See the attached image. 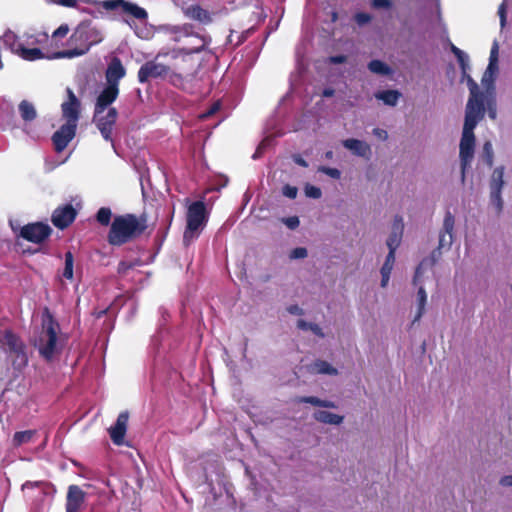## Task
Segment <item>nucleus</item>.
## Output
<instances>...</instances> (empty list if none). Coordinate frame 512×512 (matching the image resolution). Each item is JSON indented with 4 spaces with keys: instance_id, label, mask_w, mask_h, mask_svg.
<instances>
[{
    "instance_id": "obj_1",
    "label": "nucleus",
    "mask_w": 512,
    "mask_h": 512,
    "mask_svg": "<svg viewBox=\"0 0 512 512\" xmlns=\"http://www.w3.org/2000/svg\"><path fill=\"white\" fill-rule=\"evenodd\" d=\"M148 228L147 215L127 213L115 216L107 235L112 246H122L139 238Z\"/></svg>"
},
{
    "instance_id": "obj_2",
    "label": "nucleus",
    "mask_w": 512,
    "mask_h": 512,
    "mask_svg": "<svg viewBox=\"0 0 512 512\" xmlns=\"http://www.w3.org/2000/svg\"><path fill=\"white\" fill-rule=\"evenodd\" d=\"M103 40L102 32L93 25L92 21H82L74 29L68 40L71 48L57 52V58H74L86 54L90 48Z\"/></svg>"
},
{
    "instance_id": "obj_3",
    "label": "nucleus",
    "mask_w": 512,
    "mask_h": 512,
    "mask_svg": "<svg viewBox=\"0 0 512 512\" xmlns=\"http://www.w3.org/2000/svg\"><path fill=\"white\" fill-rule=\"evenodd\" d=\"M0 348L5 354L6 362L13 368L14 376L18 377L29 362L26 344L16 333L5 330L0 338Z\"/></svg>"
},
{
    "instance_id": "obj_4",
    "label": "nucleus",
    "mask_w": 512,
    "mask_h": 512,
    "mask_svg": "<svg viewBox=\"0 0 512 512\" xmlns=\"http://www.w3.org/2000/svg\"><path fill=\"white\" fill-rule=\"evenodd\" d=\"M59 329L58 322L49 315L48 320L43 321L42 330L33 343L40 357L46 362H51L61 352V347L58 344Z\"/></svg>"
},
{
    "instance_id": "obj_5",
    "label": "nucleus",
    "mask_w": 512,
    "mask_h": 512,
    "mask_svg": "<svg viewBox=\"0 0 512 512\" xmlns=\"http://www.w3.org/2000/svg\"><path fill=\"white\" fill-rule=\"evenodd\" d=\"M186 221L187 224L183 235L185 242L197 237L199 230L208 221V213L204 201L198 200L188 206Z\"/></svg>"
},
{
    "instance_id": "obj_6",
    "label": "nucleus",
    "mask_w": 512,
    "mask_h": 512,
    "mask_svg": "<svg viewBox=\"0 0 512 512\" xmlns=\"http://www.w3.org/2000/svg\"><path fill=\"white\" fill-rule=\"evenodd\" d=\"M11 228L17 237L35 244L44 243L52 234V228L43 222L28 223L19 228L11 224Z\"/></svg>"
},
{
    "instance_id": "obj_7",
    "label": "nucleus",
    "mask_w": 512,
    "mask_h": 512,
    "mask_svg": "<svg viewBox=\"0 0 512 512\" xmlns=\"http://www.w3.org/2000/svg\"><path fill=\"white\" fill-rule=\"evenodd\" d=\"M104 112L105 111L97 112V110H94L92 120L100 131L103 139L113 143L112 132L118 119V111L116 108L110 107L106 114H104Z\"/></svg>"
},
{
    "instance_id": "obj_8",
    "label": "nucleus",
    "mask_w": 512,
    "mask_h": 512,
    "mask_svg": "<svg viewBox=\"0 0 512 512\" xmlns=\"http://www.w3.org/2000/svg\"><path fill=\"white\" fill-rule=\"evenodd\" d=\"M474 149H475V135L462 133V137L460 140V151H459V157H460V162H461V180H462V182L465 181L466 169L470 166V164L473 160Z\"/></svg>"
},
{
    "instance_id": "obj_9",
    "label": "nucleus",
    "mask_w": 512,
    "mask_h": 512,
    "mask_svg": "<svg viewBox=\"0 0 512 512\" xmlns=\"http://www.w3.org/2000/svg\"><path fill=\"white\" fill-rule=\"evenodd\" d=\"M76 217L77 210L73 207L72 204L68 203L57 207L53 211L51 221L56 228L64 230L74 222Z\"/></svg>"
},
{
    "instance_id": "obj_10",
    "label": "nucleus",
    "mask_w": 512,
    "mask_h": 512,
    "mask_svg": "<svg viewBox=\"0 0 512 512\" xmlns=\"http://www.w3.org/2000/svg\"><path fill=\"white\" fill-rule=\"evenodd\" d=\"M67 100L61 104L62 116L67 123L76 124L80 118L81 102L71 88L66 89Z\"/></svg>"
},
{
    "instance_id": "obj_11",
    "label": "nucleus",
    "mask_w": 512,
    "mask_h": 512,
    "mask_svg": "<svg viewBox=\"0 0 512 512\" xmlns=\"http://www.w3.org/2000/svg\"><path fill=\"white\" fill-rule=\"evenodd\" d=\"M77 125L72 123L63 124L52 136L54 149L57 153L62 152L76 135Z\"/></svg>"
},
{
    "instance_id": "obj_12",
    "label": "nucleus",
    "mask_w": 512,
    "mask_h": 512,
    "mask_svg": "<svg viewBox=\"0 0 512 512\" xmlns=\"http://www.w3.org/2000/svg\"><path fill=\"white\" fill-rule=\"evenodd\" d=\"M86 492L78 485L68 487L66 495V512H81L84 508Z\"/></svg>"
},
{
    "instance_id": "obj_13",
    "label": "nucleus",
    "mask_w": 512,
    "mask_h": 512,
    "mask_svg": "<svg viewBox=\"0 0 512 512\" xmlns=\"http://www.w3.org/2000/svg\"><path fill=\"white\" fill-rule=\"evenodd\" d=\"M169 68L155 61L145 62L138 70V81L146 83L150 78L163 77L168 74Z\"/></svg>"
},
{
    "instance_id": "obj_14",
    "label": "nucleus",
    "mask_w": 512,
    "mask_h": 512,
    "mask_svg": "<svg viewBox=\"0 0 512 512\" xmlns=\"http://www.w3.org/2000/svg\"><path fill=\"white\" fill-rule=\"evenodd\" d=\"M128 420L129 413L127 411H123L118 415L115 424L108 429L112 442L117 446H120L124 443Z\"/></svg>"
},
{
    "instance_id": "obj_15",
    "label": "nucleus",
    "mask_w": 512,
    "mask_h": 512,
    "mask_svg": "<svg viewBox=\"0 0 512 512\" xmlns=\"http://www.w3.org/2000/svg\"><path fill=\"white\" fill-rule=\"evenodd\" d=\"M126 75V70L122 61L118 57H113L106 69L105 78L108 85L119 87V81Z\"/></svg>"
},
{
    "instance_id": "obj_16",
    "label": "nucleus",
    "mask_w": 512,
    "mask_h": 512,
    "mask_svg": "<svg viewBox=\"0 0 512 512\" xmlns=\"http://www.w3.org/2000/svg\"><path fill=\"white\" fill-rule=\"evenodd\" d=\"M119 95V87H114L111 85H106V87L100 92L98 95L94 110L105 111L110 108V105L118 98Z\"/></svg>"
},
{
    "instance_id": "obj_17",
    "label": "nucleus",
    "mask_w": 512,
    "mask_h": 512,
    "mask_svg": "<svg viewBox=\"0 0 512 512\" xmlns=\"http://www.w3.org/2000/svg\"><path fill=\"white\" fill-rule=\"evenodd\" d=\"M455 218L454 215L450 211H446L444 220H443V228L439 235V249L443 247H450L453 242V232H454Z\"/></svg>"
},
{
    "instance_id": "obj_18",
    "label": "nucleus",
    "mask_w": 512,
    "mask_h": 512,
    "mask_svg": "<svg viewBox=\"0 0 512 512\" xmlns=\"http://www.w3.org/2000/svg\"><path fill=\"white\" fill-rule=\"evenodd\" d=\"M403 219L401 216L396 215L393 222L391 234L389 235L386 244L389 248L388 253L395 255L396 249L399 247L403 235Z\"/></svg>"
},
{
    "instance_id": "obj_19",
    "label": "nucleus",
    "mask_w": 512,
    "mask_h": 512,
    "mask_svg": "<svg viewBox=\"0 0 512 512\" xmlns=\"http://www.w3.org/2000/svg\"><path fill=\"white\" fill-rule=\"evenodd\" d=\"M186 17L198 21L204 25H208L213 22L212 14L201 7L199 4H192L184 10Z\"/></svg>"
},
{
    "instance_id": "obj_20",
    "label": "nucleus",
    "mask_w": 512,
    "mask_h": 512,
    "mask_svg": "<svg viewBox=\"0 0 512 512\" xmlns=\"http://www.w3.org/2000/svg\"><path fill=\"white\" fill-rule=\"evenodd\" d=\"M342 145L351 150L354 155L369 158L371 155L370 145L364 141L349 138L342 141Z\"/></svg>"
},
{
    "instance_id": "obj_21",
    "label": "nucleus",
    "mask_w": 512,
    "mask_h": 512,
    "mask_svg": "<svg viewBox=\"0 0 512 512\" xmlns=\"http://www.w3.org/2000/svg\"><path fill=\"white\" fill-rule=\"evenodd\" d=\"M481 116L475 115L473 112L472 101H468L466 105L465 121L463 126L464 134H474L473 130L478 124Z\"/></svg>"
},
{
    "instance_id": "obj_22",
    "label": "nucleus",
    "mask_w": 512,
    "mask_h": 512,
    "mask_svg": "<svg viewBox=\"0 0 512 512\" xmlns=\"http://www.w3.org/2000/svg\"><path fill=\"white\" fill-rule=\"evenodd\" d=\"M121 11L138 20H146L148 18V13L144 8L125 0H123Z\"/></svg>"
},
{
    "instance_id": "obj_23",
    "label": "nucleus",
    "mask_w": 512,
    "mask_h": 512,
    "mask_svg": "<svg viewBox=\"0 0 512 512\" xmlns=\"http://www.w3.org/2000/svg\"><path fill=\"white\" fill-rule=\"evenodd\" d=\"M314 418L325 424L339 425L343 422L344 417L329 411L319 410L314 413Z\"/></svg>"
},
{
    "instance_id": "obj_24",
    "label": "nucleus",
    "mask_w": 512,
    "mask_h": 512,
    "mask_svg": "<svg viewBox=\"0 0 512 512\" xmlns=\"http://www.w3.org/2000/svg\"><path fill=\"white\" fill-rule=\"evenodd\" d=\"M18 55L26 61H35L44 58V53L37 47L26 48L24 45H18Z\"/></svg>"
},
{
    "instance_id": "obj_25",
    "label": "nucleus",
    "mask_w": 512,
    "mask_h": 512,
    "mask_svg": "<svg viewBox=\"0 0 512 512\" xmlns=\"http://www.w3.org/2000/svg\"><path fill=\"white\" fill-rule=\"evenodd\" d=\"M19 112L21 118L26 122L33 121L37 116V112L34 105L27 100H22L20 102Z\"/></svg>"
},
{
    "instance_id": "obj_26",
    "label": "nucleus",
    "mask_w": 512,
    "mask_h": 512,
    "mask_svg": "<svg viewBox=\"0 0 512 512\" xmlns=\"http://www.w3.org/2000/svg\"><path fill=\"white\" fill-rule=\"evenodd\" d=\"M503 176H504V168L503 167H497L494 169L492 176H491V181H490V190H491L490 192H493V191L502 192V188L504 185Z\"/></svg>"
},
{
    "instance_id": "obj_27",
    "label": "nucleus",
    "mask_w": 512,
    "mask_h": 512,
    "mask_svg": "<svg viewBox=\"0 0 512 512\" xmlns=\"http://www.w3.org/2000/svg\"><path fill=\"white\" fill-rule=\"evenodd\" d=\"M394 262H395V255H393L392 253H388L386 256L385 262L381 268V275H382L381 286L382 287H385L389 281L390 273L393 269Z\"/></svg>"
},
{
    "instance_id": "obj_28",
    "label": "nucleus",
    "mask_w": 512,
    "mask_h": 512,
    "mask_svg": "<svg viewBox=\"0 0 512 512\" xmlns=\"http://www.w3.org/2000/svg\"><path fill=\"white\" fill-rule=\"evenodd\" d=\"M400 96L401 94L397 90H383L375 94L377 99L389 106H395Z\"/></svg>"
},
{
    "instance_id": "obj_29",
    "label": "nucleus",
    "mask_w": 512,
    "mask_h": 512,
    "mask_svg": "<svg viewBox=\"0 0 512 512\" xmlns=\"http://www.w3.org/2000/svg\"><path fill=\"white\" fill-rule=\"evenodd\" d=\"M36 433V430H25L16 432L13 435V445L15 447H19L22 446L23 444L31 442Z\"/></svg>"
},
{
    "instance_id": "obj_30",
    "label": "nucleus",
    "mask_w": 512,
    "mask_h": 512,
    "mask_svg": "<svg viewBox=\"0 0 512 512\" xmlns=\"http://www.w3.org/2000/svg\"><path fill=\"white\" fill-rule=\"evenodd\" d=\"M368 69L377 75H390L392 73V69L383 61L381 60H371L368 63Z\"/></svg>"
},
{
    "instance_id": "obj_31",
    "label": "nucleus",
    "mask_w": 512,
    "mask_h": 512,
    "mask_svg": "<svg viewBox=\"0 0 512 512\" xmlns=\"http://www.w3.org/2000/svg\"><path fill=\"white\" fill-rule=\"evenodd\" d=\"M313 371L318 374L337 375L338 370L325 360H316L312 365Z\"/></svg>"
},
{
    "instance_id": "obj_32",
    "label": "nucleus",
    "mask_w": 512,
    "mask_h": 512,
    "mask_svg": "<svg viewBox=\"0 0 512 512\" xmlns=\"http://www.w3.org/2000/svg\"><path fill=\"white\" fill-rule=\"evenodd\" d=\"M418 297V311L412 321V323L418 322L425 312V306L427 302V294L424 287L420 286L417 293Z\"/></svg>"
},
{
    "instance_id": "obj_33",
    "label": "nucleus",
    "mask_w": 512,
    "mask_h": 512,
    "mask_svg": "<svg viewBox=\"0 0 512 512\" xmlns=\"http://www.w3.org/2000/svg\"><path fill=\"white\" fill-rule=\"evenodd\" d=\"M195 37L198 40V45H194L190 48H187V50H186L187 54L200 53V52L206 50L207 46L211 43V37L208 35L196 34Z\"/></svg>"
},
{
    "instance_id": "obj_34",
    "label": "nucleus",
    "mask_w": 512,
    "mask_h": 512,
    "mask_svg": "<svg viewBox=\"0 0 512 512\" xmlns=\"http://www.w3.org/2000/svg\"><path fill=\"white\" fill-rule=\"evenodd\" d=\"M142 264H143V262L140 258H136L131 261L122 260L118 264L117 272L120 275H126L129 270H132L135 267L141 266Z\"/></svg>"
},
{
    "instance_id": "obj_35",
    "label": "nucleus",
    "mask_w": 512,
    "mask_h": 512,
    "mask_svg": "<svg viewBox=\"0 0 512 512\" xmlns=\"http://www.w3.org/2000/svg\"><path fill=\"white\" fill-rule=\"evenodd\" d=\"M112 211L109 207H101L96 213V220L102 226L111 225Z\"/></svg>"
},
{
    "instance_id": "obj_36",
    "label": "nucleus",
    "mask_w": 512,
    "mask_h": 512,
    "mask_svg": "<svg viewBox=\"0 0 512 512\" xmlns=\"http://www.w3.org/2000/svg\"><path fill=\"white\" fill-rule=\"evenodd\" d=\"M74 256L71 251L65 253V266L63 270V277L71 280L73 278Z\"/></svg>"
},
{
    "instance_id": "obj_37",
    "label": "nucleus",
    "mask_w": 512,
    "mask_h": 512,
    "mask_svg": "<svg viewBox=\"0 0 512 512\" xmlns=\"http://www.w3.org/2000/svg\"><path fill=\"white\" fill-rule=\"evenodd\" d=\"M468 101H472L474 114L483 117L485 107L482 94H477L475 96L471 95Z\"/></svg>"
},
{
    "instance_id": "obj_38",
    "label": "nucleus",
    "mask_w": 512,
    "mask_h": 512,
    "mask_svg": "<svg viewBox=\"0 0 512 512\" xmlns=\"http://www.w3.org/2000/svg\"><path fill=\"white\" fill-rule=\"evenodd\" d=\"M49 36L46 32H38L27 37L28 45H41L48 42Z\"/></svg>"
},
{
    "instance_id": "obj_39",
    "label": "nucleus",
    "mask_w": 512,
    "mask_h": 512,
    "mask_svg": "<svg viewBox=\"0 0 512 512\" xmlns=\"http://www.w3.org/2000/svg\"><path fill=\"white\" fill-rule=\"evenodd\" d=\"M490 201L491 204L495 207L497 215H499L503 210V200L501 192H490Z\"/></svg>"
},
{
    "instance_id": "obj_40",
    "label": "nucleus",
    "mask_w": 512,
    "mask_h": 512,
    "mask_svg": "<svg viewBox=\"0 0 512 512\" xmlns=\"http://www.w3.org/2000/svg\"><path fill=\"white\" fill-rule=\"evenodd\" d=\"M483 158L489 167L493 166L494 153L492 144L489 141L485 142L483 145Z\"/></svg>"
},
{
    "instance_id": "obj_41",
    "label": "nucleus",
    "mask_w": 512,
    "mask_h": 512,
    "mask_svg": "<svg viewBox=\"0 0 512 512\" xmlns=\"http://www.w3.org/2000/svg\"><path fill=\"white\" fill-rule=\"evenodd\" d=\"M353 18H354V21L359 26L367 25L372 21V16L366 12H357V13H355Z\"/></svg>"
},
{
    "instance_id": "obj_42",
    "label": "nucleus",
    "mask_w": 512,
    "mask_h": 512,
    "mask_svg": "<svg viewBox=\"0 0 512 512\" xmlns=\"http://www.w3.org/2000/svg\"><path fill=\"white\" fill-rule=\"evenodd\" d=\"M305 195L309 198L319 199L322 196V191L319 187L308 184L305 186Z\"/></svg>"
},
{
    "instance_id": "obj_43",
    "label": "nucleus",
    "mask_w": 512,
    "mask_h": 512,
    "mask_svg": "<svg viewBox=\"0 0 512 512\" xmlns=\"http://www.w3.org/2000/svg\"><path fill=\"white\" fill-rule=\"evenodd\" d=\"M318 171L326 174L327 176H329L333 179H339L341 177V172L337 168L321 166L318 168Z\"/></svg>"
},
{
    "instance_id": "obj_44",
    "label": "nucleus",
    "mask_w": 512,
    "mask_h": 512,
    "mask_svg": "<svg viewBox=\"0 0 512 512\" xmlns=\"http://www.w3.org/2000/svg\"><path fill=\"white\" fill-rule=\"evenodd\" d=\"M371 7L374 9H391L393 2L391 0H371Z\"/></svg>"
},
{
    "instance_id": "obj_45",
    "label": "nucleus",
    "mask_w": 512,
    "mask_h": 512,
    "mask_svg": "<svg viewBox=\"0 0 512 512\" xmlns=\"http://www.w3.org/2000/svg\"><path fill=\"white\" fill-rule=\"evenodd\" d=\"M297 402L298 403H307V404H311L313 406L320 407L321 399H319L318 397H315V396H301L297 399Z\"/></svg>"
},
{
    "instance_id": "obj_46",
    "label": "nucleus",
    "mask_w": 512,
    "mask_h": 512,
    "mask_svg": "<svg viewBox=\"0 0 512 512\" xmlns=\"http://www.w3.org/2000/svg\"><path fill=\"white\" fill-rule=\"evenodd\" d=\"M282 192H283L284 196H286L290 199H295L297 197L298 189L295 186L286 184V185H284Z\"/></svg>"
},
{
    "instance_id": "obj_47",
    "label": "nucleus",
    "mask_w": 512,
    "mask_h": 512,
    "mask_svg": "<svg viewBox=\"0 0 512 512\" xmlns=\"http://www.w3.org/2000/svg\"><path fill=\"white\" fill-rule=\"evenodd\" d=\"M282 221L291 230L296 229L300 224V220L297 216L283 218Z\"/></svg>"
},
{
    "instance_id": "obj_48",
    "label": "nucleus",
    "mask_w": 512,
    "mask_h": 512,
    "mask_svg": "<svg viewBox=\"0 0 512 512\" xmlns=\"http://www.w3.org/2000/svg\"><path fill=\"white\" fill-rule=\"evenodd\" d=\"M307 249L304 247H297L293 249L290 253V258L292 259H301L307 256Z\"/></svg>"
},
{
    "instance_id": "obj_49",
    "label": "nucleus",
    "mask_w": 512,
    "mask_h": 512,
    "mask_svg": "<svg viewBox=\"0 0 512 512\" xmlns=\"http://www.w3.org/2000/svg\"><path fill=\"white\" fill-rule=\"evenodd\" d=\"M123 0H106L103 2V7L106 10H116L122 7Z\"/></svg>"
},
{
    "instance_id": "obj_50",
    "label": "nucleus",
    "mask_w": 512,
    "mask_h": 512,
    "mask_svg": "<svg viewBox=\"0 0 512 512\" xmlns=\"http://www.w3.org/2000/svg\"><path fill=\"white\" fill-rule=\"evenodd\" d=\"M498 61V44L495 42L491 48L490 52V62L488 68L491 69L494 65H496Z\"/></svg>"
},
{
    "instance_id": "obj_51",
    "label": "nucleus",
    "mask_w": 512,
    "mask_h": 512,
    "mask_svg": "<svg viewBox=\"0 0 512 512\" xmlns=\"http://www.w3.org/2000/svg\"><path fill=\"white\" fill-rule=\"evenodd\" d=\"M69 32V27L67 24H62L59 26L52 34L53 38H63L65 37Z\"/></svg>"
},
{
    "instance_id": "obj_52",
    "label": "nucleus",
    "mask_w": 512,
    "mask_h": 512,
    "mask_svg": "<svg viewBox=\"0 0 512 512\" xmlns=\"http://www.w3.org/2000/svg\"><path fill=\"white\" fill-rule=\"evenodd\" d=\"M50 2L59 6L73 8L77 6L78 0H50Z\"/></svg>"
},
{
    "instance_id": "obj_53",
    "label": "nucleus",
    "mask_w": 512,
    "mask_h": 512,
    "mask_svg": "<svg viewBox=\"0 0 512 512\" xmlns=\"http://www.w3.org/2000/svg\"><path fill=\"white\" fill-rule=\"evenodd\" d=\"M463 77H466V79H467L468 85H469V87H470V93H471V95H472V96H475V95L479 94V93H478V85H477V83H476V82L471 78V76H470V75H468V74L466 73V75H463Z\"/></svg>"
},
{
    "instance_id": "obj_54",
    "label": "nucleus",
    "mask_w": 512,
    "mask_h": 512,
    "mask_svg": "<svg viewBox=\"0 0 512 512\" xmlns=\"http://www.w3.org/2000/svg\"><path fill=\"white\" fill-rule=\"evenodd\" d=\"M456 58H457V61H458L459 65H460V67H461L462 74L466 75V70H467V67H468L466 54L463 52L462 55L456 56Z\"/></svg>"
},
{
    "instance_id": "obj_55",
    "label": "nucleus",
    "mask_w": 512,
    "mask_h": 512,
    "mask_svg": "<svg viewBox=\"0 0 512 512\" xmlns=\"http://www.w3.org/2000/svg\"><path fill=\"white\" fill-rule=\"evenodd\" d=\"M287 311L292 315H303L304 311L297 304L290 305L287 307Z\"/></svg>"
},
{
    "instance_id": "obj_56",
    "label": "nucleus",
    "mask_w": 512,
    "mask_h": 512,
    "mask_svg": "<svg viewBox=\"0 0 512 512\" xmlns=\"http://www.w3.org/2000/svg\"><path fill=\"white\" fill-rule=\"evenodd\" d=\"M347 57L345 55H335L329 58V62L332 64H342L345 63Z\"/></svg>"
},
{
    "instance_id": "obj_57",
    "label": "nucleus",
    "mask_w": 512,
    "mask_h": 512,
    "mask_svg": "<svg viewBox=\"0 0 512 512\" xmlns=\"http://www.w3.org/2000/svg\"><path fill=\"white\" fill-rule=\"evenodd\" d=\"M252 32H253V28L247 29L246 31L242 32L241 35L239 36L237 45L244 43L248 39V37L251 35Z\"/></svg>"
},
{
    "instance_id": "obj_58",
    "label": "nucleus",
    "mask_w": 512,
    "mask_h": 512,
    "mask_svg": "<svg viewBox=\"0 0 512 512\" xmlns=\"http://www.w3.org/2000/svg\"><path fill=\"white\" fill-rule=\"evenodd\" d=\"M309 330H311L315 335H317L319 337H324V333H323L321 327L315 323H312L310 325Z\"/></svg>"
},
{
    "instance_id": "obj_59",
    "label": "nucleus",
    "mask_w": 512,
    "mask_h": 512,
    "mask_svg": "<svg viewBox=\"0 0 512 512\" xmlns=\"http://www.w3.org/2000/svg\"><path fill=\"white\" fill-rule=\"evenodd\" d=\"M311 324H312V323L307 322V321H305V320H303V319H299V320L297 321V327H298L300 330H303V331H307V330H309V328H310V325H311Z\"/></svg>"
},
{
    "instance_id": "obj_60",
    "label": "nucleus",
    "mask_w": 512,
    "mask_h": 512,
    "mask_svg": "<svg viewBox=\"0 0 512 512\" xmlns=\"http://www.w3.org/2000/svg\"><path fill=\"white\" fill-rule=\"evenodd\" d=\"M373 133L378 136L379 138L383 139V140H386L387 137H388V134L385 130H382V129H379V128H375L373 130Z\"/></svg>"
},
{
    "instance_id": "obj_61",
    "label": "nucleus",
    "mask_w": 512,
    "mask_h": 512,
    "mask_svg": "<svg viewBox=\"0 0 512 512\" xmlns=\"http://www.w3.org/2000/svg\"><path fill=\"white\" fill-rule=\"evenodd\" d=\"M500 484L502 486H512V475L504 476L500 479Z\"/></svg>"
},
{
    "instance_id": "obj_62",
    "label": "nucleus",
    "mask_w": 512,
    "mask_h": 512,
    "mask_svg": "<svg viewBox=\"0 0 512 512\" xmlns=\"http://www.w3.org/2000/svg\"><path fill=\"white\" fill-rule=\"evenodd\" d=\"M498 13L500 15L501 24L504 25V23L506 21V12H505L504 4H501V6L499 7Z\"/></svg>"
},
{
    "instance_id": "obj_63",
    "label": "nucleus",
    "mask_w": 512,
    "mask_h": 512,
    "mask_svg": "<svg viewBox=\"0 0 512 512\" xmlns=\"http://www.w3.org/2000/svg\"><path fill=\"white\" fill-rule=\"evenodd\" d=\"M335 90L333 88H325L322 92V96L325 98H329L334 96Z\"/></svg>"
},
{
    "instance_id": "obj_64",
    "label": "nucleus",
    "mask_w": 512,
    "mask_h": 512,
    "mask_svg": "<svg viewBox=\"0 0 512 512\" xmlns=\"http://www.w3.org/2000/svg\"><path fill=\"white\" fill-rule=\"evenodd\" d=\"M451 52L456 56H460L463 54V51L461 49H459L458 47H456L454 44H451Z\"/></svg>"
}]
</instances>
